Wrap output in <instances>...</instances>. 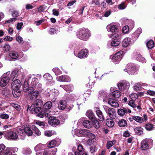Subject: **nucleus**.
Listing matches in <instances>:
<instances>
[{
	"mask_svg": "<svg viewBox=\"0 0 155 155\" xmlns=\"http://www.w3.org/2000/svg\"><path fill=\"white\" fill-rule=\"evenodd\" d=\"M97 150V148L95 145L91 146L90 148V151L91 153H94Z\"/></svg>",
	"mask_w": 155,
	"mask_h": 155,
	"instance_id": "obj_63",
	"label": "nucleus"
},
{
	"mask_svg": "<svg viewBox=\"0 0 155 155\" xmlns=\"http://www.w3.org/2000/svg\"><path fill=\"white\" fill-rule=\"evenodd\" d=\"M124 53L123 51H120L117 52L114 56H110L112 60L115 63H118L121 59L123 54Z\"/></svg>",
	"mask_w": 155,
	"mask_h": 155,
	"instance_id": "obj_9",
	"label": "nucleus"
},
{
	"mask_svg": "<svg viewBox=\"0 0 155 155\" xmlns=\"http://www.w3.org/2000/svg\"><path fill=\"white\" fill-rule=\"evenodd\" d=\"M86 115L91 120H93L96 118L93 111L90 110H88L87 111Z\"/></svg>",
	"mask_w": 155,
	"mask_h": 155,
	"instance_id": "obj_25",
	"label": "nucleus"
},
{
	"mask_svg": "<svg viewBox=\"0 0 155 155\" xmlns=\"http://www.w3.org/2000/svg\"><path fill=\"white\" fill-rule=\"evenodd\" d=\"M57 149L54 148L51 150H45L43 152V153H37L36 154L37 155H55L57 151Z\"/></svg>",
	"mask_w": 155,
	"mask_h": 155,
	"instance_id": "obj_12",
	"label": "nucleus"
},
{
	"mask_svg": "<svg viewBox=\"0 0 155 155\" xmlns=\"http://www.w3.org/2000/svg\"><path fill=\"white\" fill-rule=\"evenodd\" d=\"M92 121L93 122V125L94 127L96 128H99L100 127V124L96 118H95L94 120H93Z\"/></svg>",
	"mask_w": 155,
	"mask_h": 155,
	"instance_id": "obj_38",
	"label": "nucleus"
},
{
	"mask_svg": "<svg viewBox=\"0 0 155 155\" xmlns=\"http://www.w3.org/2000/svg\"><path fill=\"white\" fill-rule=\"evenodd\" d=\"M142 29L140 28H138L134 33L135 37L138 38L141 33Z\"/></svg>",
	"mask_w": 155,
	"mask_h": 155,
	"instance_id": "obj_49",
	"label": "nucleus"
},
{
	"mask_svg": "<svg viewBox=\"0 0 155 155\" xmlns=\"http://www.w3.org/2000/svg\"><path fill=\"white\" fill-rule=\"evenodd\" d=\"M115 142V140L108 141L107 142L106 145L107 148L108 149H109L114 144Z\"/></svg>",
	"mask_w": 155,
	"mask_h": 155,
	"instance_id": "obj_51",
	"label": "nucleus"
},
{
	"mask_svg": "<svg viewBox=\"0 0 155 155\" xmlns=\"http://www.w3.org/2000/svg\"><path fill=\"white\" fill-rule=\"evenodd\" d=\"M153 143V140L151 139H144L141 142V149L144 150L150 149L152 147Z\"/></svg>",
	"mask_w": 155,
	"mask_h": 155,
	"instance_id": "obj_4",
	"label": "nucleus"
},
{
	"mask_svg": "<svg viewBox=\"0 0 155 155\" xmlns=\"http://www.w3.org/2000/svg\"><path fill=\"white\" fill-rule=\"evenodd\" d=\"M107 102L108 104L112 107L116 108L119 107L117 101L114 99L110 98L108 100Z\"/></svg>",
	"mask_w": 155,
	"mask_h": 155,
	"instance_id": "obj_20",
	"label": "nucleus"
},
{
	"mask_svg": "<svg viewBox=\"0 0 155 155\" xmlns=\"http://www.w3.org/2000/svg\"><path fill=\"white\" fill-rule=\"evenodd\" d=\"M133 88L135 91H137L140 90L141 88V83L137 82L134 84Z\"/></svg>",
	"mask_w": 155,
	"mask_h": 155,
	"instance_id": "obj_29",
	"label": "nucleus"
},
{
	"mask_svg": "<svg viewBox=\"0 0 155 155\" xmlns=\"http://www.w3.org/2000/svg\"><path fill=\"white\" fill-rule=\"evenodd\" d=\"M67 104V102L65 100H62L60 101L58 104V108L61 110H63L66 107Z\"/></svg>",
	"mask_w": 155,
	"mask_h": 155,
	"instance_id": "obj_23",
	"label": "nucleus"
},
{
	"mask_svg": "<svg viewBox=\"0 0 155 155\" xmlns=\"http://www.w3.org/2000/svg\"><path fill=\"white\" fill-rule=\"evenodd\" d=\"M126 7V5L124 2H123L120 4L118 7V8L120 10H123L125 9Z\"/></svg>",
	"mask_w": 155,
	"mask_h": 155,
	"instance_id": "obj_60",
	"label": "nucleus"
},
{
	"mask_svg": "<svg viewBox=\"0 0 155 155\" xmlns=\"http://www.w3.org/2000/svg\"><path fill=\"white\" fill-rule=\"evenodd\" d=\"M21 91L18 90H13L12 91V94L13 96L15 98H17L19 97L21 94Z\"/></svg>",
	"mask_w": 155,
	"mask_h": 155,
	"instance_id": "obj_36",
	"label": "nucleus"
},
{
	"mask_svg": "<svg viewBox=\"0 0 155 155\" xmlns=\"http://www.w3.org/2000/svg\"><path fill=\"white\" fill-rule=\"evenodd\" d=\"M32 130L34 131V132L38 136L41 135V132L39 129L35 125L32 126L31 127Z\"/></svg>",
	"mask_w": 155,
	"mask_h": 155,
	"instance_id": "obj_37",
	"label": "nucleus"
},
{
	"mask_svg": "<svg viewBox=\"0 0 155 155\" xmlns=\"http://www.w3.org/2000/svg\"><path fill=\"white\" fill-rule=\"evenodd\" d=\"M43 77L46 80H51L52 79V77L49 73H46L43 75Z\"/></svg>",
	"mask_w": 155,
	"mask_h": 155,
	"instance_id": "obj_54",
	"label": "nucleus"
},
{
	"mask_svg": "<svg viewBox=\"0 0 155 155\" xmlns=\"http://www.w3.org/2000/svg\"><path fill=\"white\" fill-rule=\"evenodd\" d=\"M25 133L28 136H31L33 132L31 128L28 127H26L24 129Z\"/></svg>",
	"mask_w": 155,
	"mask_h": 155,
	"instance_id": "obj_34",
	"label": "nucleus"
},
{
	"mask_svg": "<svg viewBox=\"0 0 155 155\" xmlns=\"http://www.w3.org/2000/svg\"><path fill=\"white\" fill-rule=\"evenodd\" d=\"M127 112L129 113H131V110L128 108L126 109L125 108H123L119 109L117 111L118 115L121 116H123L126 114H127Z\"/></svg>",
	"mask_w": 155,
	"mask_h": 155,
	"instance_id": "obj_19",
	"label": "nucleus"
},
{
	"mask_svg": "<svg viewBox=\"0 0 155 155\" xmlns=\"http://www.w3.org/2000/svg\"><path fill=\"white\" fill-rule=\"evenodd\" d=\"M18 71L17 70H15L12 71L11 74V79L13 80L18 76Z\"/></svg>",
	"mask_w": 155,
	"mask_h": 155,
	"instance_id": "obj_43",
	"label": "nucleus"
},
{
	"mask_svg": "<svg viewBox=\"0 0 155 155\" xmlns=\"http://www.w3.org/2000/svg\"><path fill=\"white\" fill-rule=\"evenodd\" d=\"M18 133L19 135H20L22 137L21 138L23 139L25 134V132L24 129H22L21 128H19L18 130Z\"/></svg>",
	"mask_w": 155,
	"mask_h": 155,
	"instance_id": "obj_52",
	"label": "nucleus"
},
{
	"mask_svg": "<svg viewBox=\"0 0 155 155\" xmlns=\"http://www.w3.org/2000/svg\"><path fill=\"white\" fill-rule=\"evenodd\" d=\"M32 104H35V106H41L42 105L43 102L42 100L40 99H38L36 100L35 101L34 103Z\"/></svg>",
	"mask_w": 155,
	"mask_h": 155,
	"instance_id": "obj_48",
	"label": "nucleus"
},
{
	"mask_svg": "<svg viewBox=\"0 0 155 155\" xmlns=\"http://www.w3.org/2000/svg\"><path fill=\"white\" fill-rule=\"evenodd\" d=\"M21 86L20 81L18 79L14 81L11 84V88L12 90H18Z\"/></svg>",
	"mask_w": 155,
	"mask_h": 155,
	"instance_id": "obj_15",
	"label": "nucleus"
},
{
	"mask_svg": "<svg viewBox=\"0 0 155 155\" xmlns=\"http://www.w3.org/2000/svg\"><path fill=\"white\" fill-rule=\"evenodd\" d=\"M52 71L57 75L61 73V71L57 68H54L53 69Z\"/></svg>",
	"mask_w": 155,
	"mask_h": 155,
	"instance_id": "obj_53",
	"label": "nucleus"
},
{
	"mask_svg": "<svg viewBox=\"0 0 155 155\" xmlns=\"http://www.w3.org/2000/svg\"><path fill=\"white\" fill-rule=\"evenodd\" d=\"M52 106V103L51 101L47 102L44 105V108L46 109H50Z\"/></svg>",
	"mask_w": 155,
	"mask_h": 155,
	"instance_id": "obj_44",
	"label": "nucleus"
},
{
	"mask_svg": "<svg viewBox=\"0 0 155 155\" xmlns=\"http://www.w3.org/2000/svg\"><path fill=\"white\" fill-rule=\"evenodd\" d=\"M38 83V80L37 78H32L31 84V87L34 88L37 84Z\"/></svg>",
	"mask_w": 155,
	"mask_h": 155,
	"instance_id": "obj_41",
	"label": "nucleus"
},
{
	"mask_svg": "<svg viewBox=\"0 0 155 155\" xmlns=\"http://www.w3.org/2000/svg\"><path fill=\"white\" fill-rule=\"evenodd\" d=\"M116 88L114 87H111L110 88V91L112 92V96L115 98H119L121 95V93L118 90H116Z\"/></svg>",
	"mask_w": 155,
	"mask_h": 155,
	"instance_id": "obj_16",
	"label": "nucleus"
},
{
	"mask_svg": "<svg viewBox=\"0 0 155 155\" xmlns=\"http://www.w3.org/2000/svg\"><path fill=\"white\" fill-rule=\"evenodd\" d=\"M0 117L1 118L4 119H8L9 117V116L6 114H2L0 115Z\"/></svg>",
	"mask_w": 155,
	"mask_h": 155,
	"instance_id": "obj_61",
	"label": "nucleus"
},
{
	"mask_svg": "<svg viewBox=\"0 0 155 155\" xmlns=\"http://www.w3.org/2000/svg\"><path fill=\"white\" fill-rule=\"evenodd\" d=\"M5 137L8 140H16L18 137L16 133L10 130L5 133Z\"/></svg>",
	"mask_w": 155,
	"mask_h": 155,
	"instance_id": "obj_10",
	"label": "nucleus"
},
{
	"mask_svg": "<svg viewBox=\"0 0 155 155\" xmlns=\"http://www.w3.org/2000/svg\"><path fill=\"white\" fill-rule=\"evenodd\" d=\"M76 99H77V97L74 94H68V104H70V106H68V110H70L71 109V107H73L72 103Z\"/></svg>",
	"mask_w": 155,
	"mask_h": 155,
	"instance_id": "obj_17",
	"label": "nucleus"
},
{
	"mask_svg": "<svg viewBox=\"0 0 155 155\" xmlns=\"http://www.w3.org/2000/svg\"><path fill=\"white\" fill-rule=\"evenodd\" d=\"M5 155H16L12 153L9 148H7L6 149L5 152Z\"/></svg>",
	"mask_w": 155,
	"mask_h": 155,
	"instance_id": "obj_55",
	"label": "nucleus"
},
{
	"mask_svg": "<svg viewBox=\"0 0 155 155\" xmlns=\"http://www.w3.org/2000/svg\"><path fill=\"white\" fill-rule=\"evenodd\" d=\"M83 126L85 128L89 129L92 127V123L88 120H85L83 122Z\"/></svg>",
	"mask_w": 155,
	"mask_h": 155,
	"instance_id": "obj_27",
	"label": "nucleus"
},
{
	"mask_svg": "<svg viewBox=\"0 0 155 155\" xmlns=\"http://www.w3.org/2000/svg\"><path fill=\"white\" fill-rule=\"evenodd\" d=\"M132 44L131 39L128 37L124 38L122 42V46L124 48L128 47Z\"/></svg>",
	"mask_w": 155,
	"mask_h": 155,
	"instance_id": "obj_18",
	"label": "nucleus"
},
{
	"mask_svg": "<svg viewBox=\"0 0 155 155\" xmlns=\"http://www.w3.org/2000/svg\"><path fill=\"white\" fill-rule=\"evenodd\" d=\"M118 89L121 91H127L130 87V83L125 81H119L117 84Z\"/></svg>",
	"mask_w": 155,
	"mask_h": 155,
	"instance_id": "obj_7",
	"label": "nucleus"
},
{
	"mask_svg": "<svg viewBox=\"0 0 155 155\" xmlns=\"http://www.w3.org/2000/svg\"><path fill=\"white\" fill-rule=\"evenodd\" d=\"M16 40L18 42L19 44H21L23 41V39L21 36L18 35L16 36Z\"/></svg>",
	"mask_w": 155,
	"mask_h": 155,
	"instance_id": "obj_62",
	"label": "nucleus"
},
{
	"mask_svg": "<svg viewBox=\"0 0 155 155\" xmlns=\"http://www.w3.org/2000/svg\"><path fill=\"white\" fill-rule=\"evenodd\" d=\"M77 36L82 40H87L91 36V33L87 29L83 28L79 29L77 31Z\"/></svg>",
	"mask_w": 155,
	"mask_h": 155,
	"instance_id": "obj_3",
	"label": "nucleus"
},
{
	"mask_svg": "<svg viewBox=\"0 0 155 155\" xmlns=\"http://www.w3.org/2000/svg\"><path fill=\"white\" fill-rule=\"evenodd\" d=\"M57 79L58 81L66 82L68 80V77L66 75H63L57 77Z\"/></svg>",
	"mask_w": 155,
	"mask_h": 155,
	"instance_id": "obj_31",
	"label": "nucleus"
},
{
	"mask_svg": "<svg viewBox=\"0 0 155 155\" xmlns=\"http://www.w3.org/2000/svg\"><path fill=\"white\" fill-rule=\"evenodd\" d=\"M31 110H34L36 113H38L40 112L41 110L40 107L35 106V104H32L30 107Z\"/></svg>",
	"mask_w": 155,
	"mask_h": 155,
	"instance_id": "obj_32",
	"label": "nucleus"
},
{
	"mask_svg": "<svg viewBox=\"0 0 155 155\" xmlns=\"http://www.w3.org/2000/svg\"><path fill=\"white\" fill-rule=\"evenodd\" d=\"M138 70V68L134 64H129L124 71L127 72L129 75H132L135 74Z\"/></svg>",
	"mask_w": 155,
	"mask_h": 155,
	"instance_id": "obj_5",
	"label": "nucleus"
},
{
	"mask_svg": "<svg viewBox=\"0 0 155 155\" xmlns=\"http://www.w3.org/2000/svg\"><path fill=\"white\" fill-rule=\"evenodd\" d=\"M56 143L57 142L55 140H52L48 143L47 147L49 148L53 147L56 146Z\"/></svg>",
	"mask_w": 155,
	"mask_h": 155,
	"instance_id": "obj_47",
	"label": "nucleus"
},
{
	"mask_svg": "<svg viewBox=\"0 0 155 155\" xmlns=\"http://www.w3.org/2000/svg\"><path fill=\"white\" fill-rule=\"evenodd\" d=\"M133 57L136 60L142 62H145L146 60L145 58L142 57L140 54L137 53H134L133 55Z\"/></svg>",
	"mask_w": 155,
	"mask_h": 155,
	"instance_id": "obj_21",
	"label": "nucleus"
},
{
	"mask_svg": "<svg viewBox=\"0 0 155 155\" xmlns=\"http://www.w3.org/2000/svg\"><path fill=\"white\" fill-rule=\"evenodd\" d=\"M154 45V42L153 40H150L146 43V45L149 49H151L153 48Z\"/></svg>",
	"mask_w": 155,
	"mask_h": 155,
	"instance_id": "obj_46",
	"label": "nucleus"
},
{
	"mask_svg": "<svg viewBox=\"0 0 155 155\" xmlns=\"http://www.w3.org/2000/svg\"><path fill=\"white\" fill-rule=\"evenodd\" d=\"M10 72H7L4 74L0 78V86L2 87L5 86L8 84L9 80L8 77Z\"/></svg>",
	"mask_w": 155,
	"mask_h": 155,
	"instance_id": "obj_6",
	"label": "nucleus"
},
{
	"mask_svg": "<svg viewBox=\"0 0 155 155\" xmlns=\"http://www.w3.org/2000/svg\"><path fill=\"white\" fill-rule=\"evenodd\" d=\"M108 94L106 91H99L98 95V98L103 99V101L104 102H107V99L108 97Z\"/></svg>",
	"mask_w": 155,
	"mask_h": 155,
	"instance_id": "obj_14",
	"label": "nucleus"
},
{
	"mask_svg": "<svg viewBox=\"0 0 155 155\" xmlns=\"http://www.w3.org/2000/svg\"><path fill=\"white\" fill-rule=\"evenodd\" d=\"M130 97L132 100L135 101L138 98L137 94L135 93H133L130 95Z\"/></svg>",
	"mask_w": 155,
	"mask_h": 155,
	"instance_id": "obj_57",
	"label": "nucleus"
},
{
	"mask_svg": "<svg viewBox=\"0 0 155 155\" xmlns=\"http://www.w3.org/2000/svg\"><path fill=\"white\" fill-rule=\"evenodd\" d=\"M56 134V132L54 131L46 130L45 131L44 134L47 137H50L53 135Z\"/></svg>",
	"mask_w": 155,
	"mask_h": 155,
	"instance_id": "obj_39",
	"label": "nucleus"
},
{
	"mask_svg": "<svg viewBox=\"0 0 155 155\" xmlns=\"http://www.w3.org/2000/svg\"><path fill=\"white\" fill-rule=\"evenodd\" d=\"M106 124L108 127H111L114 126V123L112 119H107Z\"/></svg>",
	"mask_w": 155,
	"mask_h": 155,
	"instance_id": "obj_33",
	"label": "nucleus"
},
{
	"mask_svg": "<svg viewBox=\"0 0 155 155\" xmlns=\"http://www.w3.org/2000/svg\"><path fill=\"white\" fill-rule=\"evenodd\" d=\"M18 57V55L17 52L11 51L9 52L8 57H5V59L7 60L12 61V59H16Z\"/></svg>",
	"mask_w": 155,
	"mask_h": 155,
	"instance_id": "obj_13",
	"label": "nucleus"
},
{
	"mask_svg": "<svg viewBox=\"0 0 155 155\" xmlns=\"http://www.w3.org/2000/svg\"><path fill=\"white\" fill-rule=\"evenodd\" d=\"M75 133L79 137L84 136L92 139L95 138V135L87 129H76L75 130Z\"/></svg>",
	"mask_w": 155,
	"mask_h": 155,
	"instance_id": "obj_2",
	"label": "nucleus"
},
{
	"mask_svg": "<svg viewBox=\"0 0 155 155\" xmlns=\"http://www.w3.org/2000/svg\"><path fill=\"white\" fill-rule=\"evenodd\" d=\"M88 51L87 49H82L78 54V58H82L86 57L87 56Z\"/></svg>",
	"mask_w": 155,
	"mask_h": 155,
	"instance_id": "obj_22",
	"label": "nucleus"
},
{
	"mask_svg": "<svg viewBox=\"0 0 155 155\" xmlns=\"http://www.w3.org/2000/svg\"><path fill=\"white\" fill-rule=\"evenodd\" d=\"M48 123L51 126L56 127L59 124L60 121L56 117L51 116L48 118Z\"/></svg>",
	"mask_w": 155,
	"mask_h": 155,
	"instance_id": "obj_11",
	"label": "nucleus"
},
{
	"mask_svg": "<svg viewBox=\"0 0 155 155\" xmlns=\"http://www.w3.org/2000/svg\"><path fill=\"white\" fill-rule=\"evenodd\" d=\"M2 94L5 97H6L10 94V92L8 89H5L2 91Z\"/></svg>",
	"mask_w": 155,
	"mask_h": 155,
	"instance_id": "obj_56",
	"label": "nucleus"
},
{
	"mask_svg": "<svg viewBox=\"0 0 155 155\" xmlns=\"http://www.w3.org/2000/svg\"><path fill=\"white\" fill-rule=\"evenodd\" d=\"M119 37V36L117 38H116L114 39L111 42V46L114 47L117 46L120 44V38Z\"/></svg>",
	"mask_w": 155,
	"mask_h": 155,
	"instance_id": "obj_26",
	"label": "nucleus"
},
{
	"mask_svg": "<svg viewBox=\"0 0 155 155\" xmlns=\"http://www.w3.org/2000/svg\"><path fill=\"white\" fill-rule=\"evenodd\" d=\"M45 19H42L38 21H35L34 22V24H35L36 25H40L42 22L44 21Z\"/></svg>",
	"mask_w": 155,
	"mask_h": 155,
	"instance_id": "obj_64",
	"label": "nucleus"
},
{
	"mask_svg": "<svg viewBox=\"0 0 155 155\" xmlns=\"http://www.w3.org/2000/svg\"><path fill=\"white\" fill-rule=\"evenodd\" d=\"M45 145L41 143L38 144L35 147V150L36 151H39L43 150L45 148Z\"/></svg>",
	"mask_w": 155,
	"mask_h": 155,
	"instance_id": "obj_30",
	"label": "nucleus"
},
{
	"mask_svg": "<svg viewBox=\"0 0 155 155\" xmlns=\"http://www.w3.org/2000/svg\"><path fill=\"white\" fill-rule=\"evenodd\" d=\"M143 130L141 127H137L135 128L134 131L137 134L140 135L143 134Z\"/></svg>",
	"mask_w": 155,
	"mask_h": 155,
	"instance_id": "obj_42",
	"label": "nucleus"
},
{
	"mask_svg": "<svg viewBox=\"0 0 155 155\" xmlns=\"http://www.w3.org/2000/svg\"><path fill=\"white\" fill-rule=\"evenodd\" d=\"M10 105L14 107L17 110H19L20 109V106L17 104H15L13 103H10Z\"/></svg>",
	"mask_w": 155,
	"mask_h": 155,
	"instance_id": "obj_59",
	"label": "nucleus"
},
{
	"mask_svg": "<svg viewBox=\"0 0 155 155\" xmlns=\"http://www.w3.org/2000/svg\"><path fill=\"white\" fill-rule=\"evenodd\" d=\"M107 30L108 32L112 33H115L114 34H110L108 35L109 37L111 38H117L119 36V35L117 34L119 31V27L116 25L113 24H110L107 26Z\"/></svg>",
	"mask_w": 155,
	"mask_h": 155,
	"instance_id": "obj_1",
	"label": "nucleus"
},
{
	"mask_svg": "<svg viewBox=\"0 0 155 155\" xmlns=\"http://www.w3.org/2000/svg\"><path fill=\"white\" fill-rule=\"evenodd\" d=\"M127 124V121L124 119L120 120L118 122L119 126L120 127H124L126 126Z\"/></svg>",
	"mask_w": 155,
	"mask_h": 155,
	"instance_id": "obj_40",
	"label": "nucleus"
},
{
	"mask_svg": "<svg viewBox=\"0 0 155 155\" xmlns=\"http://www.w3.org/2000/svg\"><path fill=\"white\" fill-rule=\"evenodd\" d=\"M146 129L148 130H151L155 128V126H153L152 124H148L145 126Z\"/></svg>",
	"mask_w": 155,
	"mask_h": 155,
	"instance_id": "obj_45",
	"label": "nucleus"
},
{
	"mask_svg": "<svg viewBox=\"0 0 155 155\" xmlns=\"http://www.w3.org/2000/svg\"><path fill=\"white\" fill-rule=\"evenodd\" d=\"M96 114L98 117V120L100 121H103L104 119V118L102 112L99 110V108H98V110H96Z\"/></svg>",
	"mask_w": 155,
	"mask_h": 155,
	"instance_id": "obj_28",
	"label": "nucleus"
},
{
	"mask_svg": "<svg viewBox=\"0 0 155 155\" xmlns=\"http://www.w3.org/2000/svg\"><path fill=\"white\" fill-rule=\"evenodd\" d=\"M38 91H34L30 95V100H32L36 99L38 97Z\"/></svg>",
	"mask_w": 155,
	"mask_h": 155,
	"instance_id": "obj_35",
	"label": "nucleus"
},
{
	"mask_svg": "<svg viewBox=\"0 0 155 155\" xmlns=\"http://www.w3.org/2000/svg\"><path fill=\"white\" fill-rule=\"evenodd\" d=\"M129 31V28L127 25H126L124 26L122 29V32L125 34L128 33Z\"/></svg>",
	"mask_w": 155,
	"mask_h": 155,
	"instance_id": "obj_50",
	"label": "nucleus"
},
{
	"mask_svg": "<svg viewBox=\"0 0 155 155\" xmlns=\"http://www.w3.org/2000/svg\"><path fill=\"white\" fill-rule=\"evenodd\" d=\"M77 150L78 152V155L80 154V153L84 151V149L82 146L81 144H79L77 147Z\"/></svg>",
	"mask_w": 155,
	"mask_h": 155,
	"instance_id": "obj_58",
	"label": "nucleus"
},
{
	"mask_svg": "<svg viewBox=\"0 0 155 155\" xmlns=\"http://www.w3.org/2000/svg\"><path fill=\"white\" fill-rule=\"evenodd\" d=\"M108 114L110 117L112 119L115 118L116 116V113L114 108H110L108 110V112L106 113Z\"/></svg>",
	"mask_w": 155,
	"mask_h": 155,
	"instance_id": "obj_24",
	"label": "nucleus"
},
{
	"mask_svg": "<svg viewBox=\"0 0 155 155\" xmlns=\"http://www.w3.org/2000/svg\"><path fill=\"white\" fill-rule=\"evenodd\" d=\"M143 118L139 116H132L131 117H129L128 119L131 122L134 120L137 122L141 123L146 121L147 119V117L146 114H143Z\"/></svg>",
	"mask_w": 155,
	"mask_h": 155,
	"instance_id": "obj_8",
	"label": "nucleus"
}]
</instances>
